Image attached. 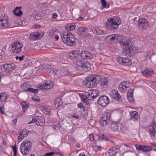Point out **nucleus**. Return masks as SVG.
<instances>
[{"label":"nucleus","mask_w":156,"mask_h":156,"mask_svg":"<svg viewBox=\"0 0 156 156\" xmlns=\"http://www.w3.org/2000/svg\"><path fill=\"white\" fill-rule=\"evenodd\" d=\"M130 118L131 120L134 121H137L139 118L138 112L136 111H132L130 112Z\"/></svg>","instance_id":"obj_22"},{"label":"nucleus","mask_w":156,"mask_h":156,"mask_svg":"<svg viewBox=\"0 0 156 156\" xmlns=\"http://www.w3.org/2000/svg\"><path fill=\"white\" fill-rule=\"evenodd\" d=\"M89 94L91 95L93 99L96 98L98 95V91L96 90H89Z\"/></svg>","instance_id":"obj_31"},{"label":"nucleus","mask_w":156,"mask_h":156,"mask_svg":"<svg viewBox=\"0 0 156 156\" xmlns=\"http://www.w3.org/2000/svg\"><path fill=\"white\" fill-rule=\"evenodd\" d=\"M20 104L22 106L23 108L24 109H27L29 107L28 104L25 102H22L20 103Z\"/></svg>","instance_id":"obj_43"},{"label":"nucleus","mask_w":156,"mask_h":156,"mask_svg":"<svg viewBox=\"0 0 156 156\" xmlns=\"http://www.w3.org/2000/svg\"><path fill=\"white\" fill-rule=\"evenodd\" d=\"M105 39L107 40L108 39L111 41H113L116 39V35L112 34L107 36Z\"/></svg>","instance_id":"obj_38"},{"label":"nucleus","mask_w":156,"mask_h":156,"mask_svg":"<svg viewBox=\"0 0 156 156\" xmlns=\"http://www.w3.org/2000/svg\"><path fill=\"white\" fill-rule=\"evenodd\" d=\"M149 132L150 134L154 136H155L156 132V124L154 121H153L148 126Z\"/></svg>","instance_id":"obj_15"},{"label":"nucleus","mask_w":156,"mask_h":156,"mask_svg":"<svg viewBox=\"0 0 156 156\" xmlns=\"http://www.w3.org/2000/svg\"><path fill=\"white\" fill-rule=\"evenodd\" d=\"M101 2L102 4V6L104 8H108L109 7V6L107 5V3L105 0H101Z\"/></svg>","instance_id":"obj_44"},{"label":"nucleus","mask_w":156,"mask_h":156,"mask_svg":"<svg viewBox=\"0 0 156 156\" xmlns=\"http://www.w3.org/2000/svg\"><path fill=\"white\" fill-rule=\"evenodd\" d=\"M24 57V56L23 55L21 57H18L17 56H16V60H17L18 59H19L20 61H21L22 60H23V58Z\"/></svg>","instance_id":"obj_54"},{"label":"nucleus","mask_w":156,"mask_h":156,"mask_svg":"<svg viewBox=\"0 0 156 156\" xmlns=\"http://www.w3.org/2000/svg\"><path fill=\"white\" fill-rule=\"evenodd\" d=\"M44 118L41 117L40 118V122L41 123V124L40 123V126H42L44 125Z\"/></svg>","instance_id":"obj_47"},{"label":"nucleus","mask_w":156,"mask_h":156,"mask_svg":"<svg viewBox=\"0 0 156 156\" xmlns=\"http://www.w3.org/2000/svg\"><path fill=\"white\" fill-rule=\"evenodd\" d=\"M98 104L101 106L105 107L109 103V99L107 96L103 95L101 96L98 100Z\"/></svg>","instance_id":"obj_8"},{"label":"nucleus","mask_w":156,"mask_h":156,"mask_svg":"<svg viewBox=\"0 0 156 156\" xmlns=\"http://www.w3.org/2000/svg\"><path fill=\"white\" fill-rule=\"evenodd\" d=\"M75 25L74 24H72L71 23L68 24V25L66 27V29L68 30H73L75 28Z\"/></svg>","instance_id":"obj_36"},{"label":"nucleus","mask_w":156,"mask_h":156,"mask_svg":"<svg viewBox=\"0 0 156 156\" xmlns=\"http://www.w3.org/2000/svg\"><path fill=\"white\" fill-rule=\"evenodd\" d=\"M62 39L67 44L73 46L75 44L76 42L74 35L69 32H64L62 34Z\"/></svg>","instance_id":"obj_4"},{"label":"nucleus","mask_w":156,"mask_h":156,"mask_svg":"<svg viewBox=\"0 0 156 156\" xmlns=\"http://www.w3.org/2000/svg\"><path fill=\"white\" fill-rule=\"evenodd\" d=\"M89 139L91 141L94 140V137L93 134H90L89 135Z\"/></svg>","instance_id":"obj_55"},{"label":"nucleus","mask_w":156,"mask_h":156,"mask_svg":"<svg viewBox=\"0 0 156 156\" xmlns=\"http://www.w3.org/2000/svg\"><path fill=\"white\" fill-rule=\"evenodd\" d=\"M29 130L26 129H23V131L20 132L19 136L17 139L18 141L20 142L26 135L28 133Z\"/></svg>","instance_id":"obj_20"},{"label":"nucleus","mask_w":156,"mask_h":156,"mask_svg":"<svg viewBox=\"0 0 156 156\" xmlns=\"http://www.w3.org/2000/svg\"><path fill=\"white\" fill-rule=\"evenodd\" d=\"M55 153L54 152H50L46 153L43 156H53Z\"/></svg>","instance_id":"obj_51"},{"label":"nucleus","mask_w":156,"mask_h":156,"mask_svg":"<svg viewBox=\"0 0 156 156\" xmlns=\"http://www.w3.org/2000/svg\"><path fill=\"white\" fill-rule=\"evenodd\" d=\"M54 84V83L52 80L46 81L43 84L40 85V90H48L51 88Z\"/></svg>","instance_id":"obj_13"},{"label":"nucleus","mask_w":156,"mask_h":156,"mask_svg":"<svg viewBox=\"0 0 156 156\" xmlns=\"http://www.w3.org/2000/svg\"><path fill=\"white\" fill-rule=\"evenodd\" d=\"M13 149V151L14 153V156H16L17 148L16 146H13L12 147Z\"/></svg>","instance_id":"obj_50"},{"label":"nucleus","mask_w":156,"mask_h":156,"mask_svg":"<svg viewBox=\"0 0 156 156\" xmlns=\"http://www.w3.org/2000/svg\"><path fill=\"white\" fill-rule=\"evenodd\" d=\"M80 113L82 117L85 119L87 118L88 115V111L87 109H85V107H83L82 109H80Z\"/></svg>","instance_id":"obj_30"},{"label":"nucleus","mask_w":156,"mask_h":156,"mask_svg":"<svg viewBox=\"0 0 156 156\" xmlns=\"http://www.w3.org/2000/svg\"><path fill=\"white\" fill-rule=\"evenodd\" d=\"M81 98L82 99V101L84 103H86L87 104L88 103V100L87 97V95H85L84 94H82L81 95L80 94H79Z\"/></svg>","instance_id":"obj_35"},{"label":"nucleus","mask_w":156,"mask_h":156,"mask_svg":"<svg viewBox=\"0 0 156 156\" xmlns=\"http://www.w3.org/2000/svg\"><path fill=\"white\" fill-rule=\"evenodd\" d=\"M142 73L144 76L147 77L154 73V71L151 69H146L142 71Z\"/></svg>","instance_id":"obj_27"},{"label":"nucleus","mask_w":156,"mask_h":156,"mask_svg":"<svg viewBox=\"0 0 156 156\" xmlns=\"http://www.w3.org/2000/svg\"><path fill=\"white\" fill-rule=\"evenodd\" d=\"M111 117V114L109 112H105L102 116L100 121V124L104 127L106 126L109 123Z\"/></svg>","instance_id":"obj_7"},{"label":"nucleus","mask_w":156,"mask_h":156,"mask_svg":"<svg viewBox=\"0 0 156 156\" xmlns=\"http://www.w3.org/2000/svg\"><path fill=\"white\" fill-rule=\"evenodd\" d=\"M117 60L119 63L124 66H130L132 64L131 60L126 58L118 57Z\"/></svg>","instance_id":"obj_14"},{"label":"nucleus","mask_w":156,"mask_h":156,"mask_svg":"<svg viewBox=\"0 0 156 156\" xmlns=\"http://www.w3.org/2000/svg\"><path fill=\"white\" fill-rule=\"evenodd\" d=\"M31 99L35 102L39 101V97L37 96H34L32 97Z\"/></svg>","instance_id":"obj_49"},{"label":"nucleus","mask_w":156,"mask_h":156,"mask_svg":"<svg viewBox=\"0 0 156 156\" xmlns=\"http://www.w3.org/2000/svg\"><path fill=\"white\" fill-rule=\"evenodd\" d=\"M83 72H86L87 71H89L90 69V65L89 63L86 60H85L83 62Z\"/></svg>","instance_id":"obj_24"},{"label":"nucleus","mask_w":156,"mask_h":156,"mask_svg":"<svg viewBox=\"0 0 156 156\" xmlns=\"http://www.w3.org/2000/svg\"><path fill=\"white\" fill-rule=\"evenodd\" d=\"M77 106L78 107V108H81V109H82L83 108L85 107L84 106H83V104L81 103H80L79 104H77Z\"/></svg>","instance_id":"obj_57"},{"label":"nucleus","mask_w":156,"mask_h":156,"mask_svg":"<svg viewBox=\"0 0 156 156\" xmlns=\"http://www.w3.org/2000/svg\"><path fill=\"white\" fill-rule=\"evenodd\" d=\"M98 137L100 139L109 140L106 136L103 134H100L98 136Z\"/></svg>","instance_id":"obj_45"},{"label":"nucleus","mask_w":156,"mask_h":156,"mask_svg":"<svg viewBox=\"0 0 156 156\" xmlns=\"http://www.w3.org/2000/svg\"><path fill=\"white\" fill-rule=\"evenodd\" d=\"M49 112L48 110V109L45 108H44V110L42 111V112H41L42 114L43 113H44L45 115L48 114H49Z\"/></svg>","instance_id":"obj_53"},{"label":"nucleus","mask_w":156,"mask_h":156,"mask_svg":"<svg viewBox=\"0 0 156 156\" xmlns=\"http://www.w3.org/2000/svg\"><path fill=\"white\" fill-rule=\"evenodd\" d=\"M78 52L77 51H73L70 52L69 54V58L72 60L76 59L79 55Z\"/></svg>","instance_id":"obj_26"},{"label":"nucleus","mask_w":156,"mask_h":156,"mask_svg":"<svg viewBox=\"0 0 156 156\" xmlns=\"http://www.w3.org/2000/svg\"><path fill=\"white\" fill-rule=\"evenodd\" d=\"M49 73L54 76L56 75L58 78H61L62 77L68 75H70V73L69 72L66 68L61 69H50Z\"/></svg>","instance_id":"obj_5"},{"label":"nucleus","mask_w":156,"mask_h":156,"mask_svg":"<svg viewBox=\"0 0 156 156\" xmlns=\"http://www.w3.org/2000/svg\"><path fill=\"white\" fill-rule=\"evenodd\" d=\"M17 121V118H16L12 121V122L14 125L16 124Z\"/></svg>","instance_id":"obj_59"},{"label":"nucleus","mask_w":156,"mask_h":156,"mask_svg":"<svg viewBox=\"0 0 156 156\" xmlns=\"http://www.w3.org/2000/svg\"><path fill=\"white\" fill-rule=\"evenodd\" d=\"M112 97L115 100L119 101H122V98L119 93L115 90H112L111 94Z\"/></svg>","instance_id":"obj_19"},{"label":"nucleus","mask_w":156,"mask_h":156,"mask_svg":"<svg viewBox=\"0 0 156 156\" xmlns=\"http://www.w3.org/2000/svg\"><path fill=\"white\" fill-rule=\"evenodd\" d=\"M23 46L22 43L19 42H16L12 44L11 49L14 52L19 53L21 51Z\"/></svg>","instance_id":"obj_9"},{"label":"nucleus","mask_w":156,"mask_h":156,"mask_svg":"<svg viewBox=\"0 0 156 156\" xmlns=\"http://www.w3.org/2000/svg\"><path fill=\"white\" fill-rule=\"evenodd\" d=\"M72 117L73 118H76V119H79V117L78 116H77L74 115H72Z\"/></svg>","instance_id":"obj_62"},{"label":"nucleus","mask_w":156,"mask_h":156,"mask_svg":"<svg viewBox=\"0 0 156 156\" xmlns=\"http://www.w3.org/2000/svg\"><path fill=\"white\" fill-rule=\"evenodd\" d=\"M1 68L2 71L8 73L12 71L14 67L10 64H4L1 66Z\"/></svg>","instance_id":"obj_17"},{"label":"nucleus","mask_w":156,"mask_h":156,"mask_svg":"<svg viewBox=\"0 0 156 156\" xmlns=\"http://www.w3.org/2000/svg\"><path fill=\"white\" fill-rule=\"evenodd\" d=\"M79 156H85V155L84 153H80Z\"/></svg>","instance_id":"obj_63"},{"label":"nucleus","mask_w":156,"mask_h":156,"mask_svg":"<svg viewBox=\"0 0 156 156\" xmlns=\"http://www.w3.org/2000/svg\"><path fill=\"white\" fill-rule=\"evenodd\" d=\"M121 22V20L119 17H109L105 23V27L108 30L114 31L118 27Z\"/></svg>","instance_id":"obj_2"},{"label":"nucleus","mask_w":156,"mask_h":156,"mask_svg":"<svg viewBox=\"0 0 156 156\" xmlns=\"http://www.w3.org/2000/svg\"><path fill=\"white\" fill-rule=\"evenodd\" d=\"M134 89H130L128 92L127 93V95L128 98H130L131 99L132 98L133 95V91H134Z\"/></svg>","instance_id":"obj_39"},{"label":"nucleus","mask_w":156,"mask_h":156,"mask_svg":"<svg viewBox=\"0 0 156 156\" xmlns=\"http://www.w3.org/2000/svg\"><path fill=\"white\" fill-rule=\"evenodd\" d=\"M14 14L17 16H20L22 14V12L20 9L19 7H16L15 9L13 11Z\"/></svg>","instance_id":"obj_32"},{"label":"nucleus","mask_w":156,"mask_h":156,"mask_svg":"<svg viewBox=\"0 0 156 156\" xmlns=\"http://www.w3.org/2000/svg\"><path fill=\"white\" fill-rule=\"evenodd\" d=\"M32 144L30 141H25L21 144L20 150L21 153L23 155L28 154L30 151V148Z\"/></svg>","instance_id":"obj_6"},{"label":"nucleus","mask_w":156,"mask_h":156,"mask_svg":"<svg viewBox=\"0 0 156 156\" xmlns=\"http://www.w3.org/2000/svg\"><path fill=\"white\" fill-rule=\"evenodd\" d=\"M86 30L87 28L84 27H80L78 29V31L81 33L85 31Z\"/></svg>","instance_id":"obj_46"},{"label":"nucleus","mask_w":156,"mask_h":156,"mask_svg":"<svg viewBox=\"0 0 156 156\" xmlns=\"http://www.w3.org/2000/svg\"><path fill=\"white\" fill-rule=\"evenodd\" d=\"M92 31L93 33L97 35H102L105 34V33L100 28L96 27L92 29Z\"/></svg>","instance_id":"obj_25"},{"label":"nucleus","mask_w":156,"mask_h":156,"mask_svg":"<svg viewBox=\"0 0 156 156\" xmlns=\"http://www.w3.org/2000/svg\"><path fill=\"white\" fill-rule=\"evenodd\" d=\"M44 35V33H41V34H40V39Z\"/></svg>","instance_id":"obj_64"},{"label":"nucleus","mask_w":156,"mask_h":156,"mask_svg":"<svg viewBox=\"0 0 156 156\" xmlns=\"http://www.w3.org/2000/svg\"><path fill=\"white\" fill-rule=\"evenodd\" d=\"M101 77L99 75H90L83 82L84 86L86 87H93L96 86L101 81Z\"/></svg>","instance_id":"obj_3"},{"label":"nucleus","mask_w":156,"mask_h":156,"mask_svg":"<svg viewBox=\"0 0 156 156\" xmlns=\"http://www.w3.org/2000/svg\"><path fill=\"white\" fill-rule=\"evenodd\" d=\"M122 48L124 49L122 52L123 55L127 57L134 56L137 52V49L135 47L132 48V43L127 38H122L120 41Z\"/></svg>","instance_id":"obj_1"},{"label":"nucleus","mask_w":156,"mask_h":156,"mask_svg":"<svg viewBox=\"0 0 156 156\" xmlns=\"http://www.w3.org/2000/svg\"><path fill=\"white\" fill-rule=\"evenodd\" d=\"M38 117L35 116L32 119V120L28 122V124L35 123L37 125H39V121Z\"/></svg>","instance_id":"obj_34"},{"label":"nucleus","mask_w":156,"mask_h":156,"mask_svg":"<svg viewBox=\"0 0 156 156\" xmlns=\"http://www.w3.org/2000/svg\"><path fill=\"white\" fill-rule=\"evenodd\" d=\"M89 94V91L87 93V95L88 100L91 101L94 99H93V98H92L91 95L90 94Z\"/></svg>","instance_id":"obj_52"},{"label":"nucleus","mask_w":156,"mask_h":156,"mask_svg":"<svg viewBox=\"0 0 156 156\" xmlns=\"http://www.w3.org/2000/svg\"><path fill=\"white\" fill-rule=\"evenodd\" d=\"M136 149L139 151H143L144 152H148L151 151L152 148L151 147L148 145H142L137 144L136 145Z\"/></svg>","instance_id":"obj_16"},{"label":"nucleus","mask_w":156,"mask_h":156,"mask_svg":"<svg viewBox=\"0 0 156 156\" xmlns=\"http://www.w3.org/2000/svg\"><path fill=\"white\" fill-rule=\"evenodd\" d=\"M68 141L69 143H73L76 142L74 138L72 136H70L69 137Z\"/></svg>","instance_id":"obj_48"},{"label":"nucleus","mask_w":156,"mask_h":156,"mask_svg":"<svg viewBox=\"0 0 156 156\" xmlns=\"http://www.w3.org/2000/svg\"><path fill=\"white\" fill-rule=\"evenodd\" d=\"M44 108H45V107L42 106H40V114H42V113H41V112H42V111H43L44 110Z\"/></svg>","instance_id":"obj_56"},{"label":"nucleus","mask_w":156,"mask_h":156,"mask_svg":"<svg viewBox=\"0 0 156 156\" xmlns=\"http://www.w3.org/2000/svg\"><path fill=\"white\" fill-rule=\"evenodd\" d=\"M119 149L116 147H114L111 148L109 151V154L110 156L115 155L118 152Z\"/></svg>","instance_id":"obj_28"},{"label":"nucleus","mask_w":156,"mask_h":156,"mask_svg":"<svg viewBox=\"0 0 156 156\" xmlns=\"http://www.w3.org/2000/svg\"><path fill=\"white\" fill-rule=\"evenodd\" d=\"M40 69H41L42 70H45L47 71H49L50 69H48L47 66L45 64H41V65H40Z\"/></svg>","instance_id":"obj_40"},{"label":"nucleus","mask_w":156,"mask_h":156,"mask_svg":"<svg viewBox=\"0 0 156 156\" xmlns=\"http://www.w3.org/2000/svg\"><path fill=\"white\" fill-rule=\"evenodd\" d=\"M80 55L82 58V60H90L93 58V56L91 54L85 51H82L80 53Z\"/></svg>","instance_id":"obj_18"},{"label":"nucleus","mask_w":156,"mask_h":156,"mask_svg":"<svg viewBox=\"0 0 156 156\" xmlns=\"http://www.w3.org/2000/svg\"><path fill=\"white\" fill-rule=\"evenodd\" d=\"M111 128L114 131L120 132L123 129L122 124L119 122L112 123L111 126Z\"/></svg>","instance_id":"obj_12"},{"label":"nucleus","mask_w":156,"mask_h":156,"mask_svg":"<svg viewBox=\"0 0 156 156\" xmlns=\"http://www.w3.org/2000/svg\"><path fill=\"white\" fill-rule=\"evenodd\" d=\"M3 108L4 107L3 106L0 107V113H1L2 114H3L4 113L3 111Z\"/></svg>","instance_id":"obj_61"},{"label":"nucleus","mask_w":156,"mask_h":156,"mask_svg":"<svg viewBox=\"0 0 156 156\" xmlns=\"http://www.w3.org/2000/svg\"><path fill=\"white\" fill-rule=\"evenodd\" d=\"M39 37V34L37 32H33L31 33L29 37L31 40L35 41L38 39Z\"/></svg>","instance_id":"obj_29"},{"label":"nucleus","mask_w":156,"mask_h":156,"mask_svg":"<svg viewBox=\"0 0 156 156\" xmlns=\"http://www.w3.org/2000/svg\"><path fill=\"white\" fill-rule=\"evenodd\" d=\"M28 85L27 84L23 83L21 84L20 87L25 91H27V90L29 88Z\"/></svg>","instance_id":"obj_41"},{"label":"nucleus","mask_w":156,"mask_h":156,"mask_svg":"<svg viewBox=\"0 0 156 156\" xmlns=\"http://www.w3.org/2000/svg\"><path fill=\"white\" fill-rule=\"evenodd\" d=\"M27 91L32 92L34 94L37 93L38 92V90L37 89H34L31 88H28Z\"/></svg>","instance_id":"obj_42"},{"label":"nucleus","mask_w":156,"mask_h":156,"mask_svg":"<svg viewBox=\"0 0 156 156\" xmlns=\"http://www.w3.org/2000/svg\"><path fill=\"white\" fill-rule=\"evenodd\" d=\"M95 148L97 149V150H96V151H100L101 150V147L98 145L96 146Z\"/></svg>","instance_id":"obj_58"},{"label":"nucleus","mask_w":156,"mask_h":156,"mask_svg":"<svg viewBox=\"0 0 156 156\" xmlns=\"http://www.w3.org/2000/svg\"><path fill=\"white\" fill-rule=\"evenodd\" d=\"M130 86V83L127 81H123L121 83L118 87L119 91L122 93H123L126 91L127 88Z\"/></svg>","instance_id":"obj_11"},{"label":"nucleus","mask_w":156,"mask_h":156,"mask_svg":"<svg viewBox=\"0 0 156 156\" xmlns=\"http://www.w3.org/2000/svg\"><path fill=\"white\" fill-rule=\"evenodd\" d=\"M108 83V80L106 78L102 79L100 82L99 83L101 86H104L107 85Z\"/></svg>","instance_id":"obj_37"},{"label":"nucleus","mask_w":156,"mask_h":156,"mask_svg":"<svg viewBox=\"0 0 156 156\" xmlns=\"http://www.w3.org/2000/svg\"><path fill=\"white\" fill-rule=\"evenodd\" d=\"M57 15L56 13H53L52 14V17L53 18L56 19L57 17Z\"/></svg>","instance_id":"obj_60"},{"label":"nucleus","mask_w":156,"mask_h":156,"mask_svg":"<svg viewBox=\"0 0 156 156\" xmlns=\"http://www.w3.org/2000/svg\"><path fill=\"white\" fill-rule=\"evenodd\" d=\"M84 60H77L76 62V68L78 71H83V64Z\"/></svg>","instance_id":"obj_21"},{"label":"nucleus","mask_w":156,"mask_h":156,"mask_svg":"<svg viewBox=\"0 0 156 156\" xmlns=\"http://www.w3.org/2000/svg\"><path fill=\"white\" fill-rule=\"evenodd\" d=\"M139 28L141 30H146L149 25L148 21L145 19H141L138 21Z\"/></svg>","instance_id":"obj_10"},{"label":"nucleus","mask_w":156,"mask_h":156,"mask_svg":"<svg viewBox=\"0 0 156 156\" xmlns=\"http://www.w3.org/2000/svg\"><path fill=\"white\" fill-rule=\"evenodd\" d=\"M7 17L6 16L0 17V24L2 26L8 27L9 26L8 22Z\"/></svg>","instance_id":"obj_23"},{"label":"nucleus","mask_w":156,"mask_h":156,"mask_svg":"<svg viewBox=\"0 0 156 156\" xmlns=\"http://www.w3.org/2000/svg\"><path fill=\"white\" fill-rule=\"evenodd\" d=\"M7 98V94L5 93H0V101L3 102Z\"/></svg>","instance_id":"obj_33"}]
</instances>
